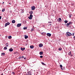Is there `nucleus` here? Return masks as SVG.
I'll use <instances>...</instances> for the list:
<instances>
[{"instance_id":"ddd939ff","label":"nucleus","mask_w":75,"mask_h":75,"mask_svg":"<svg viewBox=\"0 0 75 75\" xmlns=\"http://www.w3.org/2000/svg\"><path fill=\"white\" fill-rule=\"evenodd\" d=\"M12 23H16V21H15V20H13V21H12Z\"/></svg>"},{"instance_id":"473e14b6","label":"nucleus","mask_w":75,"mask_h":75,"mask_svg":"<svg viewBox=\"0 0 75 75\" xmlns=\"http://www.w3.org/2000/svg\"><path fill=\"white\" fill-rule=\"evenodd\" d=\"M66 26H67V27H69V26L67 24H66Z\"/></svg>"},{"instance_id":"8fccbe9b","label":"nucleus","mask_w":75,"mask_h":75,"mask_svg":"<svg viewBox=\"0 0 75 75\" xmlns=\"http://www.w3.org/2000/svg\"><path fill=\"white\" fill-rule=\"evenodd\" d=\"M71 56H72V55H71Z\"/></svg>"},{"instance_id":"4be33fe9","label":"nucleus","mask_w":75,"mask_h":75,"mask_svg":"<svg viewBox=\"0 0 75 75\" xmlns=\"http://www.w3.org/2000/svg\"><path fill=\"white\" fill-rule=\"evenodd\" d=\"M59 51H61L62 50V48L60 47L59 48Z\"/></svg>"},{"instance_id":"9b49d317","label":"nucleus","mask_w":75,"mask_h":75,"mask_svg":"<svg viewBox=\"0 0 75 75\" xmlns=\"http://www.w3.org/2000/svg\"><path fill=\"white\" fill-rule=\"evenodd\" d=\"M9 51H10L11 52H12V51H13V49L11 48V49H10L9 50Z\"/></svg>"},{"instance_id":"a211bd4d","label":"nucleus","mask_w":75,"mask_h":75,"mask_svg":"<svg viewBox=\"0 0 75 75\" xmlns=\"http://www.w3.org/2000/svg\"><path fill=\"white\" fill-rule=\"evenodd\" d=\"M1 55H5V53H2Z\"/></svg>"},{"instance_id":"393cba45","label":"nucleus","mask_w":75,"mask_h":75,"mask_svg":"<svg viewBox=\"0 0 75 75\" xmlns=\"http://www.w3.org/2000/svg\"><path fill=\"white\" fill-rule=\"evenodd\" d=\"M41 64H42V65H45V64H44V63H43V62H42V63H41Z\"/></svg>"},{"instance_id":"09e8293b","label":"nucleus","mask_w":75,"mask_h":75,"mask_svg":"<svg viewBox=\"0 0 75 75\" xmlns=\"http://www.w3.org/2000/svg\"><path fill=\"white\" fill-rule=\"evenodd\" d=\"M1 35H0V37Z\"/></svg>"},{"instance_id":"f257e3e1","label":"nucleus","mask_w":75,"mask_h":75,"mask_svg":"<svg viewBox=\"0 0 75 75\" xmlns=\"http://www.w3.org/2000/svg\"><path fill=\"white\" fill-rule=\"evenodd\" d=\"M28 75H34V72H33L32 71H28L27 72Z\"/></svg>"},{"instance_id":"f8f14e48","label":"nucleus","mask_w":75,"mask_h":75,"mask_svg":"<svg viewBox=\"0 0 75 75\" xmlns=\"http://www.w3.org/2000/svg\"><path fill=\"white\" fill-rule=\"evenodd\" d=\"M29 13H30V14H32L33 13V12L32 11H30L29 12Z\"/></svg>"},{"instance_id":"37998d69","label":"nucleus","mask_w":75,"mask_h":75,"mask_svg":"<svg viewBox=\"0 0 75 75\" xmlns=\"http://www.w3.org/2000/svg\"><path fill=\"white\" fill-rule=\"evenodd\" d=\"M1 75H3V74H1Z\"/></svg>"},{"instance_id":"72a5a7b5","label":"nucleus","mask_w":75,"mask_h":75,"mask_svg":"<svg viewBox=\"0 0 75 75\" xmlns=\"http://www.w3.org/2000/svg\"><path fill=\"white\" fill-rule=\"evenodd\" d=\"M8 43H7L6 44H5V45H8Z\"/></svg>"},{"instance_id":"f3484780","label":"nucleus","mask_w":75,"mask_h":75,"mask_svg":"<svg viewBox=\"0 0 75 75\" xmlns=\"http://www.w3.org/2000/svg\"><path fill=\"white\" fill-rule=\"evenodd\" d=\"M58 21H62V20L61 19V18H59V19H58Z\"/></svg>"},{"instance_id":"1a4fd4ad","label":"nucleus","mask_w":75,"mask_h":75,"mask_svg":"<svg viewBox=\"0 0 75 75\" xmlns=\"http://www.w3.org/2000/svg\"><path fill=\"white\" fill-rule=\"evenodd\" d=\"M21 49L22 51H24L25 50V48L24 47L23 48V47H21Z\"/></svg>"},{"instance_id":"f704fd0d","label":"nucleus","mask_w":75,"mask_h":75,"mask_svg":"<svg viewBox=\"0 0 75 75\" xmlns=\"http://www.w3.org/2000/svg\"><path fill=\"white\" fill-rule=\"evenodd\" d=\"M40 58H42L43 56H40Z\"/></svg>"},{"instance_id":"79ce46f5","label":"nucleus","mask_w":75,"mask_h":75,"mask_svg":"<svg viewBox=\"0 0 75 75\" xmlns=\"http://www.w3.org/2000/svg\"><path fill=\"white\" fill-rule=\"evenodd\" d=\"M24 56H23L22 57H21V58H24Z\"/></svg>"},{"instance_id":"39448f33","label":"nucleus","mask_w":75,"mask_h":75,"mask_svg":"<svg viewBox=\"0 0 75 75\" xmlns=\"http://www.w3.org/2000/svg\"><path fill=\"white\" fill-rule=\"evenodd\" d=\"M39 47L41 48V47H43V44H42V43H40L39 44Z\"/></svg>"},{"instance_id":"2eb2a0df","label":"nucleus","mask_w":75,"mask_h":75,"mask_svg":"<svg viewBox=\"0 0 75 75\" xmlns=\"http://www.w3.org/2000/svg\"><path fill=\"white\" fill-rule=\"evenodd\" d=\"M30 48H32V49H33V48H34V46H30Z\"/></svg>"},{"instance_id":"c9c22d12","label":"nucleus","mask_w":75,"mask_h":75,"mask_svg":"<svg viewBox=\"0 0 75 75\" xmlns=\"http://www.w3.org/2000/svg\"><path fill=\"white\" fill-rule=\"evenodd\" d=\"M73 38H74V40H75V36H74V37H73Z\"/></svg>"},{"instance_id":"4c0bfd02","label":"nucleus","mask_w":75,"mask_h":75,"mask_svg":"<svg viewBox=\"0 0 75 75\" xmlns=\"http://www.w3.org/2000/svg\"><path fill=\"white\" fill-rule=\"evenodd\" d=\"M12 74H13L14 75L15 74V73H14V72H13L12 73Z\"/></svg>"},{"instance_id":"6e6552de","label":"nucleus","mask_w":75,"mask_h":75,"mask_svg":"<svg viewBox=\"0 0 75 75\" xmlns=\"http://www.w3.org/2000/svg\"><path fill=\"white\" fill-rule=\"evenodd\" d=\"M49 25H52V22H48Z\"/></svg>"},{"instance_id":"bb28decb","label":"nucleus","mask_w":75,"mask_h":75,"mask_svg":"<svg viewBox=\"0 0 75 75\" xmlns=\"http://www.w3.org/2000/svg\"><path fill=\"white\" fill-rule=\"evenodd\" d=\"M23 30H27V28L25 27V28H23Z\"/></svg>"},{"instance_id":"20e7f679","label":"nucleus","mask_w":75,"mask_h":75,"mask_svg":"<svg viewBox=\"0 0 75 75\" xmlns=\"http://www.w3.org/2000/svg\"><path fill=\"white\" fill-rule=\"evenodd\" d=\"M35 9V7L34 6L31 7L32 10H34Z\"/></svg>"},{"instance_id":"c756f323","label":"nucleus","mask_w":75,"mask_h":75,"mask_svg":"<svg viewBox=\"0 0 75 75\" xmlns=\"http://www.w3.org/2000/svg\"><path fill=\"white\" fill-rule=\"evenodd\" d=\"M71 54V52H69V53L68 54L70 55Z\"/></svg>"},{"instance_id":"c03bdc74","label":"nucleus","mask_w":75,"mask_h":75,"mask_svg":"<svg viewBox=\"0 0 75 75\" xmlns=\"http://www.w3.org/2000/svg\"><path fill=\"white\" fill-rule=\"evenodd\" d=\"M6 47H8V45H6Z\"/></svg>"},{"instance_id":"aec40b11","label":"nucleus","mask_w":75,"mask_h":75,"mask_svg":"<svg viewBox=\"0 0 75 75\" xmlns=\"http://www.w3.org/2000/svg\"><path fill=\"white\" fill-rule=\"evenodd\" d=\"M68 21H67L66 20V21H65L64 22L65 23H68Z\"/></svg>"},{"instance_id":"f03ea898","label":"nucleus","mask_w":75,"mask_h":75,"mask_svg":"<svg viewBox=\"0 0 75 75\" xmlns=\"http://www.w3.org/2000/svg\"><path fill=\"white\" fill-rule=\"evenodd\" d=\"M67 35H68V36H71V35H72V34L69 32H67L66 33Z\"/></svg>"},{"instance_id":"0eeeda50","label":"nucleus","mask_w":75,"mask_h":75,"mask_svg":"<svg viewBox=\"0 0 75 75\" xmlns=\"http://www.w3.org/2000/svg\"><path fill=\"white\" fill-rule=\"evenodd\" d=\"M47 36H48V37H51V34L50 33H47Z\"/></svg>"},{"instance_id":"a19ab883","label":"nucleus","mask_w":75,"mask_h":75,"mask_svg":"<svg viewBox=\"0 0 75 75\" xmlns=\"http://www.w3.org/2000/svg\"><path fill=\"white\" fill-rule=\"evenodd\" d=\"M24 59H26V58L25 57L24 58Z\"/></svg>"},{"instance_id":"4468645a","label":"nucleus","mask_w":75,"mask_h":75,"mask_svg":"<svg viewBox=\"0 0 75 75\" xmlns=\"http://www.w3.org/2000/svg\"><path fill=\"white\" fill-rule=\"evenodd\" d=\"M60 68H61V69L62 70H63V69H62V65L60 64Z\"/></svg>"},{"instance_id":"412c9836","label":"nucleus","mask_w":75,"mask_h":75,"mask_svg":"<svg viewBox=\"0 0 75 75\" xmlns=\"http://www.w3.org/2000/svg\"><path fill=\"white\" fill-rule=\"evenodd\" d=\"M67 25H68L69 27H71V26H69L70 25V24L69 23H67Z\"/></svg>"},{"instance_id":"423d86ee","label":"nucleus","mask_w":75,"mask_h":75,"mask_svg":"<svg viewBox=\"0 0 75 75\" xmlns=\"http://www.w3.org/2000/svg\"><path fill=\"white\" fill-rule=\"evenodd\" d=\"M20 26H21V23H19L17 24V27H20Z\"/></svg>"},{"instance_id":"58836bf2","label":"nucleus","mask_w":75,"mask_h":75,"mask_svg":"<svg viewBox=\"0 0 75 75\" xmlns=\"http://www.w3.org/2000/svg\"><path fill=\"white\" fill-rule=\"evenodd\" d=\"M74 33H73V35H72L73 36H74Z\"/></svg>"},{"instance_id":"c85d7f7f","label":"nucleus","mask_w":75,"mask_h":75,"mask_svg":"<svg viewBox=\"0 0 75 75\" xmlns=\"http://www.w3.org/2000/svg\"><path fill=\"white\" fill-rule=\"evenodd\" d=\"M7 25H8L6 23L5 25V27H7Z\"/></svg>"},{"instance_id":"2f4dec72","label":"nucleus","mask_w":75,"mask_h":75,"mask_svg":"<svg viewBox=\"0 0 75 75\" xmlns=\"http://www.w3.org/2000/svg\"><path fill=\"white\" fill-rule=\"evenodd\" d=\"M71 16H72V14H71V15H70V16H69V18H71Z\"/></svg>"},{"instance_id":"7ed1b4c3","label":"nucleus","mask_w":75,"mask_h":75,"mask_svg":"<svg viewBox=\"0 0 75 75\" xmlns=\"http://www.w3.org/2000/svg\"><path fill=\"white\" fill-rule=\"evenodd\" d=\"M33 15L32 14L30 15L29 17H28V18L30 19V20H32V17H33Z\"/></svg>"},{"instance_id":"9d476101","label":"nucleus","mask_w":75,"mask_h":75,"mask_svg":"<svg viewBox=\"0 0 75 75\" xmlns=\"http://www.w3.org/2000/svg\"><path fill=\"white\" fill-rule=\"evenodd\" d=\"M28 38V36L25 35V39H27V38Z\"/></svg>"},{"instance_id":"a18cd8bd","label":"nucleus","mask_w":75,"mask_h":75,"mask_svg":"<svg viewBox=\"0 0 75 75\" xmlns=\"http://www.w3.org/2000/svg\"><path fill=\"white\" fill-rule=\"evenodd\" d=\"M43 33H42V35H42V34H43Z\"/></svg>"},{"instance_id":"dca6fc26","label":"nucleus","mask_w":75,"mask_h":75,"mask_svg":"<svg viewBox=\"0 0 75 75\" xmlns=\"http://www.w3.org/2000/svg\"><path fill=\"white\" fill-rule=\"evenodd\" d=\"M40 55H42V54H43V52H40Z\"/></svg>"},{"instance_id":"cd10ccee","label":"nucleus","mask_w":75,"mask_h":75,"mask_svg":"<svg viewBox=\"0 0 75 75\" xmlns=\"http://www.w3.org/2000/svg\"><path fill=\"white\" fill-rule=\"evenodd\" d=\"M8 25H10V23L9 22H7L6 23Z\"/></svg>"},{"instance_id":"a878e982","label":"nucleus","mask_w":75,"mask_h":75,"mask_svg":"<svg viewBox=\"0 0 75 75\" xmlns=\"http://www.w3.org/2000/svg\"><path fill=\"white\" fill-rule=\"evenodd\" d=\"M69 23L70 24H72V23L71 22H69Z\"/></svg>"},{"instance_id":"ea45409f","label":"nucleus","mask_w":75,"mask_h":75,"mask_svg":"<svg viewBox=\"0 0 75 75\" xmlns=\"http://www.w3.org/2000/svg\"><path fill=\"white\" fill-rule=\"evenodd\" d=\"M1 16H0V20H1Z\"/></svg>"},{"instance_id":"49530a36","label":"nucleus","mask_w":75,"mask_h":75,"mask_svg":"<svg viewBox=\"0 0 75 75\" xmlns=\"http://www.w3.org/2000/svg\"><path fill=\"white\" fill-rule=\"evenodd\" d=\"M4 2H3V4H4Z\"/></svg>"},{"instance_id":"6ab92c4d","label":"nucleus","mask_w":75,"mask_h":75,"mask_svg":"<svg viewBox=\"0 0 75 75\" xmlns=\"http://www.w3.org/2000/svg\"><path fill=\"white\" fill-rule=\"evenodd\" d=\"M8 39H11V36H9L8 37Z\"/></svg>"},{"instance_id":"b1692460","label":"nucleus","mask_w":75,"mask_h":75,"mask_svg":"<svg viewBox=\"0 0 75 75\" xmlns=\"http://www.w3.org/2000/svg\"><path fill=\"white\" fill-rule=\"evenodd\" d=\"M7 47H5L4 48V50H7Z\"/></svg>"},{"instance_id":"de8ad7c7","label":"nucleus","mask_w":75,"mask_h":75,"mask_svg":"<svg viewBox=\"0 0 75 75\" xmlns=\"http://www.w3.org/2000/svg\"><path fill=\"white\" fill-rule=\"evenodd\" d=\"M9 4H11L10 3H9Z\"/></svg>"},{"instance_id":"5701e85b","label":"nucleus","mask_w":75,"mask_h":75,"mask_svg":"<svg viewBox=\"0 0 75 75\" xmlns=\"http://www.w3.org/2000/svg\"><path fill=\"white\" fill-rule=\"evenodd\" d=\"M4 11H5V8L3 9L2 10V12H4Z\"/></svg>"},{"instance_id":"e433bc0d","label":"nucleus","mask_w":75,"mask_h":75,"mask_svg":"<svg viewBox=\"0 0 75 75\" xmlns=\"http://www.w3.org/2000/svg\"><path fill=\"white\" fill-rule=\"evenodd\" d=\"M18 58H19V59H21V57H19Z\"/></svg>"},{"instance_id":"7c9ffc66","label":"nucleus","mask_w":75,"mask_h":75,"mask_svg":"<svg viewBox=\"0 0 75 75\" xmlns=\"http://www.w3.org/2000/svg\"><path fill=\"white\" fill-rule=\"evenodd\" d=\"M34 30H33V29L32 28L31 29V30L30 31H31V32H32V31H33Z\"/></svg>"}]
</instances>
